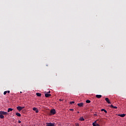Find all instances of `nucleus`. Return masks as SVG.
<instances>
[{"mask_svg":"<svg viewBox=\"0 0 126 126\" xmlns=\"http://www.w3.org/2000/svg\"><path fill=\"white\" fill-rule=\"evenodd\" d=\"M102 125V120L98 119L93 123V126H100Z\"/></svg>","mask_w":126,"mask_h":126,"instance_id":"obj_1","label":"nucleus"},{"mask_svg":"<svg viewBox=\"0 0 126 126\" xmlns=\"http://www.w3.org/2000/svg\"><path fill=\"white\" fill-rule=\"evenodd\" d=\"M55 114H56V109H51L50 111V115L51 116H53L54 115H55Z\"/></svg>","mask_w":126,"mask_h":126,"instance_id":"obj_2","label":"nucleus"},{"mask_svg":"<svg viewBox=\"0 0 126 126\" xmlns=\"http://www.w3.org/2000/svg\"><path fill=\"white\" fill-rule=\"evenodd\" d=\"M46 126H56V125H55V123H46Z\"/></svg>","mask_w":126,"mask_h":126,"instance_id":"obj_3","label":"nucleus"},{"mask_svg":"<svg viewBox=\"0 0 126 126\" xmlns=\"http://www.w3.org/2000/svg\"><path fill=\"white\" fill-rule=\"evenodd\" d=\"M25 108V107H24V106H23V107H21V106L17 107V110L19 111H21L23 109H24Z\"/></svg>","mask_w":126,"mask_h":126,"instance_id":"obj_4","label":"nucleus"},{"mask_svg":"<svg viewBox=\"0 0 126 126\" xmlns=\"http://www.w3.org/2000/svg\"><path fill=\"white\" fill-rule=\"evenodd\" d=\"M0 115H8V113L4 111H0Z\"/></svg>","mask_w":126,"mask_h":126,"instance_id":"obj_5","label":"nucleus"},{"mask_svg":"<svg viewBox=\"0 0 126 126\" xmlns=\"http://www.w3.org/2000/svg\"><path fill=\"white\" fill-rule=\"evenodd\" d=\"M33 111H35V113H39V110H38V108L36 107H33L32 108Z\"/></svg>","mask_w":126,"mask_h":126,"instance_id":"obj_6","label":"nucleus"},{"mask_svg":"<svg viewBox=\"0 0 126 126\" xmlns=\"http://www.w3.org/2000/svg\"><path fill=\"white\" fill-rule=\"evenodd\" d=\"M105 101L107 102L108 104H111V102L110 101V100L109 99V98L106 97L105 98Z\"/></svg>","mask_w":126,"mask_h":126,"instance_id":"obj_7","label":"nucleus"},{"mask_svg":"<svg viewBox=\"0 0 126 126\" xmlns=\"http://www.w3.org/2000/svg\"><path fill=\"white\" fill-rule=\"evenodd\" d=\"M83 102H81L77 104V106H78V107H83Z\"/></svg>","mask_w":126,"mask_h":126,"instance_id":"obj_8","label":"nucleus"},{"mask_svg":"<svg viewBox=\"0 0 126 126\" xmlns=\"http://www.w3.org/2000/svg\"><path fill=\"white\" fill-rule=\"evenodd\" d=\"M52 96V94H45V96L46 97V98H48V97H50Z\"/></svg>","mask_w":126,"mask_h":126,"instance_id":"obj_9","label":"nucleus"},{"mask_svg":"<svg viewBox=\"0 0 126 126\" xmlns=\"http://www.w3.org/2000/svg\"><path fill=\"white\" fill-rule=\"evenodd\" d=\"M119 117H121V118H124V117H126L125 114H118Z\"/></svg>","mask_w":126,"mask_h":126,"instance_id":"obj_10","label":"nucleus"},{"mask_svg":"<svg viewBox=\"0 0 126 126\" xmlns=\"http://www.w3.org/2000/svg\"><path fill=\"white\" fill-rule=\"evenodd\" d=\"M110 108H112V109H118V107L114 106L112 104L110 105Z\"/></svg>","mask_w":126,"mask_h":126,"instance_id":"obj_11","label":"nucleus"},{"mask_svg":"<svg viewBox=\"0 0 126 126\" xmlns=\"http://www.w3.org/2000/svg\"><path fill=\"white\" fill-rule=\"evenodd\" d=\"M36 96H37V97H41V96H42V94L39 93H37L36 94Z\"/></svg>","mask_w":126,"mask_h":126,"instance_id":"obj_12","label":"nucleus"},{"mask_svg":"<svg viewBox=\"0 0 126 126\" xmlns=\"http://www.w3.org/2000/svg\"><path fill=\"white\" fill-rule=\"evenodd\" d=\"M13 111V109L12 108H8L7 112L8 113H9V112H12Z\"/></svg>","mask_w":126,"mask_h":126,"instance_id":"obj_13","label":"nucleus"},{"mask_svg":"<svg viewBox=\"0 0 126 126\" xmlns=\"http://www.w3.org/2000/svg\"><path fill=\"white\" fill-rule=\"evenodd\" d=\"M95 97H96V98H101V97H102V95H99V94H96V95H95Z\"/></svg>","mask_w":126,"mask_h":126,"instance_id":"obj_14","label":"nucleus"},{"mask_svg":"<svg viewBox=\"0 0 126 126\" xmlns=\"http://www.w3.org/2000/svg\"><path fill=\"white\" fill-rule=\"evenodd\" d=\"M101 111V112H104V113H105L106 114H107V110H106L105 109H102Z\"/></svg>","mask_w":126,"mask_h":126,"instance_id":"obj_15","label":"nucleus"},{"mask_svg":"<svg viewBox=\"0 0 126 126\" xmlns=\"http://www.w3.org/2000/svg\"><path fill=\"white\" fill-rule=\"evenodd\" d=\"M16 115L18 117H21V114L19 113H16Z\"/></svg>","mask_w":126,"mask_h":126,"instance_id":"obj_16","label":"nucleus"},{"mask_svg":"<svg viewBox=\"0 0 126 126\" xmlns=\"http://www.w3.org/2000/svg\"><path fill=\"white\" fill-rule=\"evenodd\" d=\"M84 120H85V119H84V118L83 117H80L79 118V121H81L82 122V121H83Z\"/></svg>","mask_w":126,"mask_h":126,"instance_id":"obj_17","label":"nucleus"},{"mask_svg":"<svg viewBox=\"0 0 126 126\" xmlns=\"http://www.w3.org/2000/svg\"><path fill=\"white\" fill-rule=\"evenodd\" d=\"M0 118L4 119V116L2 115V114H0Z\"/></svg>","mask_w":126,"mask_h":126,"instance_id":"obj_18","label":"nucleus"},{"mask_svg":"<svg viewBox=\"0 0 126 126\" xmlns=\"http://www.w3.org/2000/svg\"><path fill=\"white\" fill-rule=\"evenodd\" d=\"M86 102L88 103H91V101H90V100H87L86 101Z\"/></svg>","mask_w":126,"mask_h":126,"instance_id":"obj_19","label":"nucleus"},{"mask_svg":"<svg viewBox=\"0 0 126 126\" xmlns=\"http://www.w3.org/2000/svg\"><path fill=\"white\" fill-rule=\"evenodd\" d=\"M6 93H7V92L6 91L4 92L3 93L4 95H6Z\"/></svg>","mask_w":126,"mask_h":126,"instance_id":"obj_20","label":"nucleus"},{"mask_svg":"<svg viewBox=\"0 0 126 126\" xmlns=\"http://www.w3.org/2000/svg\"><path fill=\"white\" fill-rule=\"evenodd\" d=\"M70 104H74V101H71L70 102Z\"/></svg>","mask_w":126,"mask_h":126,"instance_id":"obj_21","label":"nucleus"},{"mask_svg":"<svg viewBox=\"0 0 126 126\" xmlns=\"http://www.w3.org/2000/svg\"><path fill=\"white\" fill-rule=\"evenodd\" d=\"M75 126H79V124H78V123H76V124H75Z\"/></svg>","mask_w":126,"mask_h":126,"instance_id":"obj_22","label":"nucleus"},{"mask_svg":"<svg viewBox=\"0 0 126 126\" xmlns=\"http://www.w3.org/2000/svg\"><path fill=\"white\" fill-rule=\"evenodd\" d=\"M94 117H97V115L96 114H94Z\"/></svg>","mask_w":126,"mask_h":126,"instance_id":"obj_23","label":"nucleus"},{"mask_svg":"<svg viewBox=\"0 0 126 126\" xmlns=\"http://www.w3.org/2000/svg\"><path fill=\"white\" fill-rule=\"evenodd\" d=\"M7 93H8V94H9L10 93V91H6Z\"/></svg>","mask_w":126,"mask_h":126,"instance_id":"obj_24","label":"nucleus"},{"mask_svg":"<svg viewBox=\"0 0 126 126\" xmlns=\"http://www.w3.org/2000/svg\"><path fill=\"white\" fill-rule=\"evenodd\" d=\"M70 111H74V109H70Z\"/></svg>","mask_w":126,"mask_h":126,"instance_id":"obj_25","label":"nucleus"},{"mask_svg":"<svg viewBox=\"0 0 126 126\" xmlns=\"http://www.w3.org/2000/svg\"><path fill=\"white\" fill-rule=\"evenodd\" d=\"M18 123H19V124H20V123H21V121H20V120H19V121H18Z\"/></svg>","mask_w":126,"mask_h":126,"instance_id":"obj_26","label":"nucleus"},{"mask_svg":"<svg viewBox=\"0 0 126 126\" xmlns=\"http://www.w3.org/2000/svg\"><path fill=\"white\" fill-rule=\"evenodd\" d=\"M59 101H63V99H59Z\"/></svg>","mask_w":126,"mask_h":126,"instance_id":"obj_27","label":"nucleus"},{"mask_svg":"<svg viewBox=\"0 0 126 126\" xmlns=\"http://www.w3.org/2000/svg\"><path fill=\"white\" fill-rule=\"evenodd\" d=\"M47 93H51V91H49V92H47Z\"/></svg>","mask_w":126,"mask_h":126,"instance_id":"obj_28","label":"nucleus"},{"mask_svg":"<svg viewBox=\"0 0 126 126\" xmlns=\"http://www.w3.org/2000/svg\"><path fill=\"white\" fill-rule=\"evenodd\" d=\"M77 114H79V111L77 112Z\"/></svg>","mask_w":126,"mask_h":126,"instance_id":"obj_29","label":"nucleus"},{"mask_svg":"<svg viewBox=\"0 0 126 126\" xmlns=\"http://www.w3.org/2000/svg\"><path fill=\"white\" fill-rule=\"evenodd\" d=\"M21 94L22 93V92H20Z\"/></svg>","mask_w":126,"mask_h":126,"instance_id":"obj_30","label":"nucleus"}]
</instances>
